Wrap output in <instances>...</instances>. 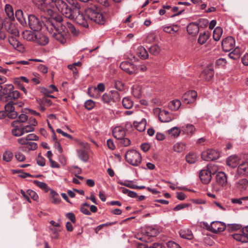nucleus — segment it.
Returning <instances> with one entry per match:
<instances>
[{"instance_id": "1", "label": "nucleus", "mask_w": 248, "mask_h": 248, "mask_svg": "<svg viewBox=\"0 0 248 248\" xmlns=\"http://www.w3.org/2000/svg\"><path fill=\"white\" fill-rule=\"evenodd\" d=\"M52 36L62 44H64L71 32L73 35H77L78 31L70 22L63 20L61 15L55 14L51 18H48L44 23Z\"/></svg>"}, {"instance_id": "2", "label": "nucleus", "mask_w": 248, "mask_h": 248, "mask_svg": "<svg viewBox=\"0 0 248 248\" xmlns=\"http://www.w3.org/2000/svg\"><path fill=\"white\" fill-rule=\"evenodd\" d=\"M52 1L55 5L56 9L65 17L75 19L78 24L84 28L89 27L84 16L80 13V6L78 3L76 2L75 4L72 5L73 6V8L72 9L62 0H56L54 2L53 0Z\"/></svg>"}, {"instance_id": "3", "label": "nucleus", "mask_w": 248, "mask_h": 248, "mask_svg": "<svg viewBox=\"0 0 248 248\" xmlns=\"http://www.w3.org/2000/svg\"><path fill=\"white\" fill-rule=\"evenodd\" d=\"M87 17L91 20L101 25L105 23V18L99 8L95 5L88 7L85 10Z\"/></svg>"}, {"instance_id": "4", "label": "nucleus", "mask_w": 248, "mask_h": 248, "mask_svg": "<svg viewBox=\"0 0 248 248\" xmlns=\"http://www.w3.org/2000/svg\"><path fill=\"white\" fill-rule=\"evenodd\" d=\"M216 183L212 184V189L216 192L222 190L223 187L227 184V178L226 174L223 171L217 172L216 176Z\"/></svg>"}, {"instance_id": "5", "label": "nucleus", "mask_w": 248, "mask_h": 248, "mask_svg": "<svg viewBox=\"0 0 248 248\" xmlns=\"http://www.w3.org/2000/svg\"><path fill=\"white\" fill-rule=\"evenodd\" d=\"M28 23L32 30L37 31L41 30L43 22L35 16L30 15L28 16Z\"/></svg>"}, {"instance_id": "6", "label": "nucleus", "mask_w": 248, "mask_h": 248, "mask_svg": "<svg viewBox=\"0 0 248 248\" xmlns=\"http://www.w3.org/2000/svg\"><path fill=\"white\" fill-rule=\"evenodd\" d=\"M206 226L208 230L214 233L222 232L226 227L225 224L221 221H213L210 225Z\"/></svg>"}, {"instance_id": "7", "label": "nucleus", "mask_w": 248, "mask_h": 248, "mask_svg": "<svg viewBox=\"0 0 248 248\" xmlns=\"http://www.w3.org/2000/svg\"><path fill=\"white\" fill-rule=\"evenodd\" d=\"M120 67L129 75L135 74L138 72V67L132 63L127 61L122 62L120 63Z\"/></svg>"}, {"instance_id": "8", "label": "nucleus", "mask_w": 248, "mask_h": 248, "mask_svg": "<svg viewBox=\"0 0 248 248\" xmlns=\"http://www.w3.org/2000/svg\"><path fill=\"white\" fill-rule=\"evenodd\" d=\"M235 45L234 39L230 36L227 37L222 41V47L223 50L226 52H229L232 50Z\"/></svg>"}, {"instance_id": "9", "label": "nucleus", "mask_w": 248, "mask_h": 248, "mask_svg": "<svg viewBox=\"0 0 248 248\" xmlns=\"http://www.w3.org/2000/svg\"><path fill=\"white\" fill-rule=\"evenodd\" d=\"M197 97V93L195 91H189L183 95V101L186 104L192 103L195 102Z\"/></svg>"}, {"instance_id": "10", "label": "nucleus", "mask_w": 248, "mask_h": 248, "mask_svg": "<svg viewBox=\"0 0 248 248\" xmlns=\"http://www.w3.org/2000/svg\"><path fill=\"white\" fill-rule=\"evenodd\" d=\"M157 233V231L156 229L148 228L143 234V237L140 238L139 239L144 241L146 243L150 242L153 241L152 238L155 237Z\"/></svg>"}, {"instance_id": "11", "label": "nucleus", "mask_w": 248, "mask_h": 248, "mask_svg": "<svg viewBox=\"0 0 248 248\" xmlns=\"http://www.w3.org/2000/svg\"><path fill=\"white\" fill-rule=\"evenodd\" d=\"M199 177L203 184H207L212 179V174L208 169L202 170L200 172Z\"/></svg>"}, {"instance_id": "12", "label": "nucleus", "mask_w": 248, "mask_h": 248, "mask_svg": "<svg viewBox=\"0 0 248 248\" xmlns=\"http://www.w3.org/2000/svg\"><path fill=\"white\" fill-rule=\"evenodd\" d=\"M20 93L18 91L13 90L6 96H1V100L5 102H13L19 98Z\"/></svg>"}, {"instance_id": "13", "label": "nucleus", "mask_w": 248, "mask_h": 248, "mask_svg": "<svg viewBox=\"0 0 248 248\" xmlns=\"http://www.w3.org/2000/svg\"><path fill=\"white\" fill-rule=\"evenodd\" d=\"M112 134L115 139L120 140L125 137V131L123 127L117 126L113 130Z\"/></svg>"}, {"instance_id": "14", "label": "nucleus", "mask_w": 248, "mask_h": 248, "mask_svg": "<svg viewBox=\"0 0 248 248\" xmlns=\"http://www.w3.org/2000/svg\"><path fill=\"white\" fill-rule=\"evenodd\" d=\"M159 121L162 123H167L171 121L173 118L169 112L166 110L160 111L158 115Z\"/></svg>"}, {"instance_id": "15", "label": "nucleus", "mask_w": 248, "mask_h": 248, "mask_svg": "<svg viewBox=\"0 0 248 248\" xmlns=\"http://www.w3.org/2000/svg\"><path fill=\"white\" fill-rule=\"evenodd\" d=\"M126 161L133 166L139 165L141 161V156H124Z\"/></svg>"}, {"instance_id": "16", "label": "nucleus", "mask_w": 248, "mask_h": 248, "mask_svg": "<svg viewBox=\"0 0 248 248\" xmlns=\"http://www.w3.org/2000/svg\"><path fill=\"white\" fill-rule=\"evenodd\" d=\"M8 41L10 45L16 49L20 51H22L23 48V45L15 37H11L9 38Z\"/></svg>"}, {"instance_id": "17", "label": "nucleus", "mask_w": 248, "mask_h": 248, "mask_svg": "<svg viewBox=\"0 0 248 248\" xmlns=\"http://www.w3.org/2000/svg\"><path fill=\"white\" fill-rule=\"evenodd\" d=\"M187 31L189 34L195 36L198 33L199 27L197 24L191 23L187 27Z\"/></svg>"}, {"instance_id": "18", "label": "nucleus", "mask_w": 248, "mask_h": 248, "mask_svg": "<svg viewBox=\"0 0 248 248\" xmlns=\"http://www.w3.org/2000/svg\"><path fill=\"white\" fill-rule=\"evenodd\" d=\"M240 158L238 156H229L226 160L227 164L232 168L236 167L239 163Z\"/></svg>"}, {"instance_id": "19", "label": "nucleus", "mask_w": 248, "mask_h": 248, "mask_svg": "<svg viewBox=\"0 0 248 248\" xmlns=\"http://www.w3.org/2000/svg\"><path fill=\"white\" fill-rule=\"evenodd\" d=\"M36 38L34 41L40 45L45 46L48 43V39L46 35L39 33L36 34Z\"/></svg>"}, {"instance_id": "20", "label": "nucleus", "mask_w": 248, "mask_h": 248, "mask_svg": "<svg viewBox=\"0 0 248 248\" xmlns=\"http://www.w3.org/2000/svg\"><path fill=\"white\" fill-rule=\"evenodd\" d=\"M17 124V121H14L12 123V126L14 128L12 130V133L13 135L19 137L24 134L22 127L19 128L16 124Z\"/></svg>"}, {"instance_id": "21", "label": "nucleus", "mask_w": 248, "mask_h": 248, "mask_svg": "<svg viewBox=\"0 0 248 248\" xmlns=\"http://www.w3.org/2000/svg\"><path fill=\"white\" fill-rule=\"evenodd\" d=\"M206 81L210 80L214 77L213 70L211 68L205 69L201 75Z\"/></svg>"}, {"instance_id": "22", "label": "nucleus", "mask_w": 248, "mask_h": 248, "mask_svg": "<svg viewBox=\"0 0 248 248\" xmlns=\"http://www.w3.org/2000/svg\"><path fill=\"white\" fill-rule=\"evenodd\" d=\"M179 234L182 238L188 240H191L193 238V235L191 231L188 229H181Z\"/></svg>"}, {"instance_id": "23", "label": "nucleus", "mask_w": 248, "mask_h": 248, "mask_svg": "<svg viewBox=\"0 0 248 248\" xmlns=\"http://www.w3.org/2000/svg\"><path fill=\"white\" fill-rule=\"evenodd\" d=\"M136 54L142 60H145L148 58V54L147 50L142 46L138 47L136 50Z\"/></svg>"}, {"instance_id": "24", "label": "nucleus", "mask_w": 248, "mask_h": 248, "mask_svg": "<svg viewBox=\"0 0 248 248\" xmlns=\"http://www.w3.org/2000/svg\"><path fill=\"white\" fill-rule=\"evenodd\" d=\"M233 238L237 241L242 243L248 242V237L241 231L239 233H234L232 235Z\"/></svg>"}, {"instance_id": "25", "label": "nucleus", "mask_w": 248, "mask_h": 248, "mask_svg": "<svg viewBox=\"0 0 248 248\" xmlns=\"http://www.w3.org/2000/svg\"><path fill=\"white\" fill-rule=\"evenodd\" d=\"M237 171L240 174L248 175V162L240 164L238 167Z\"/></svg>"}, {"instance_id": "26", "label": "nucleus", "mask_w": 248, "mask_h": 248, "mask_svg": "<svg viewBox=\"0 0 248 248\" xmlns=\"http://www.w3.org/2000/svg\"><path fill=\"white\" fill-rule=\"evenodd\" d=\"M5 28L9 33L17 36L19 34L18 31L15 25L11 23H7L5 25Z\"/></svg>"}, {"instance_id": "27", "label": "nucleus", "mask_w": 248, "mask_h": 248, "mask_svg": "<svg viewBox=\"0 0 248 248\" xmlns=\"http://www.w3.org/2000/svg\"><path fill=\"white\" fill-rule=\"evenodd\" d=\"M22 35L23 38L29 41H34L36 38V34L29 31H23Z\"/></svg>"}, {"instance_id": "28", "label": "nucleus", "mask_w": 248, "mask_h": 248, "mask_svg": "<svg viewBox=\"0 0 248 248\" xmlns=\"http://www.w3.org/2000/svg\"><path fill=\"white\" fill-rule=\"evenodd\" d=\"M134 127L140 132L144 131L146 127V121L142 120L140 122H134L133 123Z\"/></svg>"}, {"instance_id": "29", "label": "nucleus", "mask_w": 248, "mask_h": 248, "mask_svg": "<svg viewBox=\"0 0 248 248\" xmlns=\"http://www.w3.org/2000/svg\"><path fill=\"white\" fill-rule=\"evenodd\" d=\"M181 105V102L179 100L176 99L170 102L169 104V108L173 111L177 110Z\"/></svg>"}, {"instance_id": "30", "label": "nucleus", "mask_w": 248, "mask_h": 248, "mask_svg": "<svg viewBox=\"0 0 248 248\" xmlns=\"http://www.w3.org/2000/svg\"><path fill=\"white\" fill-rule=\"evenodd\" d=\"M15 16L16 19L22 25H24L26 23L25 16H24L23 12L22 10H17L16 11Z\"/></svg>"}, {"instance_id": "31", "label": "nucleus", "mask_w": 248, "mask_h": 248, "mask_svg": "<svg viewBox=\"0 0 248 248\" xmlns=\"http://www.w3.org/2000/svg\"><path fill=\"white\" fill-rule=\"evenodd\" d=\"M88 93L90 97L94 98H99L101 94L95 87H90L88 89Z\"/></svg>"}, {"instance_id": "32", "label": "nucleus", "mask_w": 248, "mask_h": 248, "mask_svg": "<svg viewBox=\"0 0 248 248\" xmlns=\"http://www.w3.org/2000/svg\"><path fill=\"white\" fill-rule=\"evenodd\" d=\"M229 56L231 59L233 60H237L241 56V51L239 47H236L233 50L232 52H231Z\"/></svg>"}, {"instance_id": "33", "label": "nucleus", "mask_w": 248, "mask_h": 248, "mask_svg": "<svg viewBox=\"0 0 248 248\" xmlns=\"http://www.w3.org/2000/svg\"><path fill=\"white\" fill-rule=\"evenodd\" d=\"M222 31L221 28L219 27L216 28L213 31V39L216 41H218L222 35Z\"/></svg>"}, {"instance_id": "34", "label": "nucleus", "mask_w": 248, "mask_h": 248, "mask_svg": "<svg viewBox=\"0 0 248 248\" xmlns=\"http://www.w3.org/2000/svg\"><path fill=\"white\" fill-rule=\"evenodd\" d=\"M56 0H53V2L55 1ZM34 3H35L36 5H38V6H45L48 3H50L51 7H54L55 5L53 3L52 0H33Z\"/></svg>"}, {"instance_id": "35", "label": "nucleus", "mask_w": 248, "mask_h": 248, "mask_svg": "<svg viewBox=\"0 0 248 248\" xmlns=\"http://www.w3.org/2000/svg\"><path fill=\"white\" fill-rule=\"evenodd\" d=\"M186 145L182 143H177L173 146L174 151L178 153H183L186 150Z\"/></svg>"}, {"instance_id": "36", "label": "nucleus", "mask_w": 248, "mask_h": 248, "mask_svg": "<svg viewBox=\"0 0 248 248\" xmlns=\"http://www.w3.org/2000/svg\"><path fill=\"white\" fill-rule=\"evenodd\" d=\"M132 93L136 98H140L141 95V88L138 85H135L132 88Z\"/></svg>"}, {"instance_id": "37", "label": "nucleus", "mask_w": 248, "mask_h": 248, "mask_svg": "<svg viewBox=\"0 0 248 248\" xmlns=\"http://www.w3.org/2000/svg\"><path fill=\"white\" fill-rule=\"evenodd\" d=\"M124 107L126 109L131 108L133 106V102L129 97H124L122 101Z\"/></svg>"}, {"instance_id": "38", "label": "nucleus", "mask_w": 248, "mask_h": 248, "mask_svg": "<svg viewBox=\"0 0 248 248\" xmlns=\"http://www.w3.org/2000/svg\"><path fill=\"white\" fill-rule=\"evenodd\" d=\"M50 195L52 199V202L55 204H58L61 202V199L59 194L54 190H51Z\"/></svg>"}, {"instance_id": "39", "label": "nucleus", "mask_w": 248, "mask_h": 248, "mask_svg": "<svg viewBox=\"0 0 248 248\" xmlns=\"http://www.w3.org/2000/svg\"><path fill=\"white\" fill-rule=\"evenodd\" d=\"M14 89V86L11 84H6L2 88L3 96L7 95L9 93L12 92Z\"/></svg>"}, {"instance_id": "40", "label": "nucleus", "mask_w": 248, "mask_h": 248, "mask_svg": "<svg viewBox=\"0 0 248 248\" xmlns=\"http://www.w3.org/2000/svg\"><path fill=\"white\" fill-rule=\"evenodd\" d=\"M184 130L187 134L192 135L195 131V128L193 124H187L185 127H184Z\"/></svg>"}, {"instance_id": "41", "label": "nucleus", "mask_w": 248, "mask_h": 248, "mask_svg": "<svg viewBox=\"0 0 248 248\" xmlns=\"http://www.w3.org/2000/svg\"><path fill=\"white\" fill-rule=\"evenodd\" d=\"M209 36L208 34L205 32L201 33L198 38V43L201 45L204 44L206 42Z\"/></svg>"}, {"instance_id": "42", "label": "nucleus", "mask_w": 248, "mask_h": 248, "mask_svg": "<svg viewBox=\"0 0 248 248\" xmlns=\"http://www.w3.org/2000/svg\"><path fill=\"white\" fill-rule=\"evenodd\" d=\"M5 12L10 18L14 17V12L12 7L10 4H6L5 7Z\"/></svg>"}, {"instance_id": "43", "label": "nucleus", "mask_w": 248, "mask_h": 248, "mask_svg": "<svg viewBox=\"0 0 248 248\" xmlns=\"http://www.w3.org/2000/svg\"><path fill=\"white\" fill-rule=\"evenodd\" d=\"M169 134L174 137H178L181 132V130L177 127H174L169 131Z\"/></svg>"}, {"instance_id": "44", "label": "nucleus", "mask_w": 248, "mask_h": 248, "mask_svg": "<svg viewBox=\"0 0 248 248\" xmlns=\"http://www.w3.org/2000/svg\"><path fill=\"white\" fill-rule=\"evenodd\" d=\"M149 51L154 55H157L160 51V48L158 45H153L150 47Z\"/></svg>"}, {"instance_id": "45", "label": "nucleus", "mask_w": 248, "mask_h": 248, "mask_svg": "<svg viewBox=\"0 0 248 248\" xmlns=\"http://www.w3.org/2000/svg\"><path fill=\"white\" fill-rule=\"evenodd\" d=\"M84 149H80L78 150V155H86L89 154L88 149L89 148V145L87 143L84 144Z\"/></svg>"}, {"instance_id": "46", "label": "nucleus", "mask_w": 248, "mask_h": 248, "mask_svg": "<svg viewBox=\"0 0 248 248\" xmlns=\"http://www.w3.org/2000/svg\"><path fill=\"white\" fill-rule=\"evenodd\" d=\"M13 105V102L10 101L5 105L4 108L6 113L10 111H15V107Z\"/></svg>"}, {"instance_id": "47", "label": "nucleus", "mask_w": 248, "mask_h": 248, "mask_svg": "<svg viewBox=\"0 0 248 248\" xmlns=\"http://www.w3.org/2000/svg\"><path fill=\"white\" fill-rule=\"evenodd\" d=\"M34 184H35L37 186H38L40 188L46 190L47 189V185L44 183L40 182L38 180H34L33 181Z\"/></svg>"}, {"instance_id": "48", "label": "nucleus", "mask_w": 248, "mask_h": 248, "mask_svg": "<svg viewBox=\"0 0 248 248\" xmlns=\"http://www.w3.org/2000/svg\"><path fill=\"white\" fill-rule=\"evenodd\" d=\"M85 108L88 110H91L95 106L94 102L92 100H88L85 102Z\"/></svg>"}, {"instance_id": "49", "label": "nucleus", "mask_w": 248, "mask_h": 248, "mask_svg": "<svg viewBox=\"0 0 248 248\" xmlns=\"http://www.w3.org/2000/svg\"><path fill=\"white\" fill-rule=\"evenodd\" d=\"M27 194L29 195V197H30L34 201H37L38 200V196L35 191L29 189L27 190Z\"/></svg>"}, {"instance_id": "50", "label": "nucleus", "mask_w": 248, "mask_h": 248, "mask_svg": "<svg viewBox=\"0 0 248 248\" xmlns=\"http://www.w3.org/2000/svg\"><path fill=\"white\" fill-rule=\"evenodd\" d=\"M14 83L16 85L19 89L24 92L25 94H27V91L26 88L23 86L22 84L20 83L19 79H15L14 80Z\"/></svg>"}, {"instance_id": "51", "label": "nucleus", "mask_w": 248, "mask_h": 248, "mask_svg": "<svg viewBox=\"0 0 248 248\" xmlns=\"http://www.w3.org/2000/svg\"><path fill=\"white\" fill-rule=\"evenodd\" d=\"M167 246L168 248H182L178 244L172 241L168 242L167 243Z\"/></svg>"}, {"instance_id": "52", "label": "nucleus", "mask_w": 248, "mask_h": 248, "mask_svg": "<svg viewBox=\"0 0 248 248\" xmlns=\"http://www.w3.org/2000/svg\"><path fill=\"white\" fill-rule=\"evenodd\" d=\"M217 154L219 153L217 150L213 149H207L206 151H203L202 155H214Z\"/></svg>"}, {"instance_id": "53", "label": "nucleus", "mask_w": 248, "mask_h": 248, "mask_svg": "<svg viewBox=\"0 0 248 248\" xmlns=\"http://www.w3.org/2000/svg\"><path fill=\"white\" fill-rule=\"evenodd\" d=\"M186 161L189 164H194L197 161L196 156H186Z\"/></svg>"}, {"instance_id": "54", "label": "nucleus", "mask_w": 248, "mask_h": 248, "mask_svg": "<svg viewBox=\"0 0 248 248\" xmlns=\"http://www.w3.org/2000/svg\"><path fill=\"white\" fill-rule=\"evenodd\" d=\"M22 129L24 134L25 133H29L30 132H32L34 130V127L31 124H29L22 127Z\"/></svg>"}, {"instance_id": "55", "label": "nucleus", "mask_w": 248, "mask_h": 248, "mask_svg": "<svg viewBox=\"0 0 248 248\" xmlns=\"http://www.w3.org/2000/svg\"><path fill=\"white\" fill-rule=\"evenodd\" d=\"M115 88L119 91H123L124 90V84L121 81H116L115 83Z\"/></svg>"}, {"instance_id": "56", "label": "nucleus", "mask_w": 248, "mask_h": 248, "mask_svg": "<svg viewBox=\"0 0 248 248\" xmlns=\"http://www.w3.org/2000/svg\"><path fill=\"white\" fill-rule=\"evenodd\" d=\"M238 184L242 188H246L248 185V180L247 179H242L239 181Z\"/></svg>"}, {"instance_id": "57", "label": "nucleus", "mask_w": 248, "mask_h": 248, "mask_svg": "<svg viewBox=\"0 0 248 248\" xmlns=\"http://www.w3.org/2000/svg\"><path fill=\"white\" fill-rule=\"evenodd\" d=\"M28 119V116L26 114H21L19 116L18 119L16 121H17V123H25L27 121Z\"/></svg>"}, {"instance_id": "58", "label": "nucleus", "mask_w": 248, "mask_h": 248, "mask_svg": "<svg viewBox=\"0 0 248 248\" xmlns=\"http://www.w3.org/2000/svg\"><path fill=\"white\" fill-rule=\"evenodd\" d=\"M66 217L69 219L73 223H75L76 222V219L75 215L74 213L70 212L66 214Z\"/></svg>"}, {"instance_id": "59", "label": "nucleus", "mask_w": 248, "mask_h": 248, "mask_svg": "<svg viewBox=\"0 0 248 248\" xmlns=\"http://www.w3.org/2000/svg\"><path fill=\"white\" fill-rule=\"evenodd\" d=\"M119 184H120L121 185L124 186L129 188L135 189L136 185L132 184L131 183V181H125L124 182H120Z\"/></svg>"}, {"instance_id": "60", "label": "nucleus", "mask_w": 248, "mask_h": 248, "mask_svg": "<svg viewBox=\"0 0 248 248\" xmlns=\"http://www.w3.org/2000/svg\"><path fill=\"white\" fill-rule=\"evenodd\" d=\"M51 157L52 156H47V157L48 158L49 161L51 163V166L52 168H59L60 165L59 164V163L57 161L53 160Z\"/></svg>"}, {"instance_id": "61", "label": "nucleus", "mask_w": 248, "mask_h": 248, "mask_svg": "<svg viewBox=\"0 0 248 248\" xmlns=\"http://www.w3.org/2000/svg\"><path fill=\"white\" fill-rule=\"evenodd\" d=\"M36 159L37 164L40 166H44L45 165V159L42 156H37Z\"/></svg>"}, {"instance_id": "62", "label": "nucleus", "mask_w": 248, "mask_h": 248, "mask_svg": "<svg viewBox=\"0 0 248 248\" xmlns=\"http://www.w3.org/2000/svg\"><path fill=\"white\" fill-rule=\"evenodd\" d=\"M28 141L31 140H38L39 138L34 134H30L28 135L26 137Z\"/></svg>"}, {"instance_id": "63", "label": "nucleus", "mask_w": 248, "mask_h": 248, "mask_svg": "<svg viewBox=\"0 0 248 248\" xmlns=\"http://www.w3.org/2000/svg\"><path fill=\"white\" fill-rule=\"evenodd\" d=\"M121 140L120 143L124 146H127L131 144L130 140L126 138H123V139L120 140Z\"/></svg>"}, {"instance_id": "64", "label": "nucleus", "mask_w": 248, "mask_h": 248, "mask_svg": "<svg viewBox=\"0 0 248 248\" xmlns=\"http://www.w3.org/2000/svg\"><path fill=\"white\" fill-rule=\"evenodd\" d=\"M226 63V61L224 58H220L217 60L216 62V66H224Z\"/></svg>"}]
</instances>
